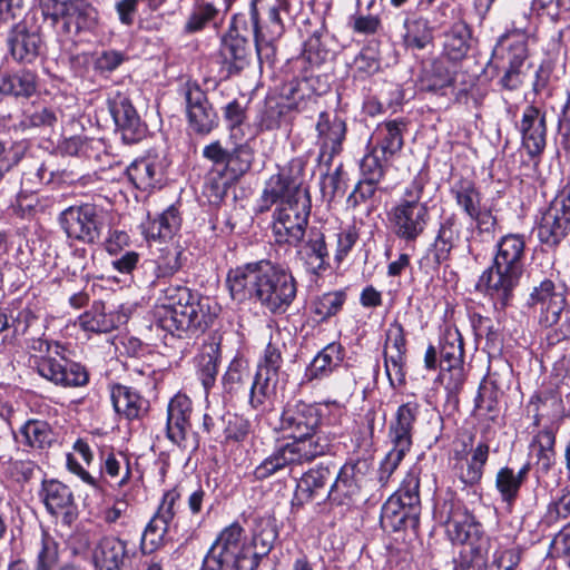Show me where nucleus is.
Masks as SVG:
<instances>
[{"instance_id":"603ef678","label":"nucleus","mask_w":570,"mask_h":570,"mask_svg":"<svg viewBox=\"0 0 570 570\" xmlns=\"http://www.w3.org/2000/svg\"><path fill=\"white\" fill-rule=\"evenodd\" d=\"M440 365L449 371L456 370L463 362V340L458 331L448 332L441 343Z\"/></svg>"},{"instance_id":"0e129e2a","label":"nucleus","mask_w":570,"mask_h":570,"mask_svg":"<svg viewBox=\"0 0 570 570\" xmlns=\"http://www.w3.org/2000/svg\"><path fill=\"white\" fill-rule=\"evenodd\" d=\"M387 160L382 158V154L373 148L372 151L362 159L361 170L363 178L372 183H380L385 173L384 163Z\"/></svg>"},{"instance_id":"f03ea898","label":"nucleus","mask_w":570,"mask_h":570,"mask_svg":"<svg viewBox=\"0 0 570 570\" xmlns=\"http://www.w3.org/2000/svg\"><path fill=\"white\" fill-rule=\"evenodd\" d=\"M226 282L234 301H255L272 314L285 313L297 294L291 269L268 259L230 269Z\"/></svg>"},{"instance_id":"9b49d317","label":"nucleus","mask_w":570,"mask_h":570,"mask_svg":"<svg viewBox=\"0 0 570 570\" xmlns=\"http://www.w3.org/2000/svg\"><path fill=\"white\" fill-rule=\"evenodd\" d=\"M368 471L370 464L366 460L347 461L327 491L328 500L340 505L358 501Z\"/></svg>"},{"instance_id":"4c0bfd02","label":"nucleus","mask_w":570,"mask_h":570,"mask_svg":"<svg viewBox=\"0 0 570 570\" xmlns=\"http://www.w3.org/2000/svg\"><path fill=\"white\" fill-rule=\"evenodd\" d=\"M110 399L116 413L129 421L139 419L147 410V402L144 397L136 390L126 385H112Z\"/></svg>"},{"instance_id":"ddd939ff","label":"nucleus","mask_w":570,"mask_h":570,"mask_svg":"<svg viewBox=\"0 0 570 570\" xmlns=\"http://www.w3.org/2000/svg\"><path fill=\"white\" fill-rule=\"evenodd\" d=\"M210 550L233 563L236 570H256L255 557H250V546L238 523L226 527L212 544Z\"/></svg>"},{"instance_id":"3c124183","label":"nucleus","mask_w":570,"mask_h":570,"mask_svg":"<svg viewBox=\"0 0 570 570\" xmlns=\"http://www.w3.org/2000/svg\"><path fill=\"white\" fill-rule=\"evenodd\" d=\"M405 33L403 36L404 45L407 48L423 50L433 40V31L430 23L424 18L406 19L404 22Z\"/></svg>"},{"instance_id":"8fccbe9b","label":"nucleus","mask_w":570,"mask_h":570,"mask_svg":"<svg viewBox=\"0 0 570 570\" xmlns=\"http://www.w3.org/2000/svg\"><path fill=\"white\" fill-rule=\"evenodd\" d=\"M277 538V532L271 520H262L257 523L250 546V557H255L256 568L259 566L262 558L266 557L273 548Z\"/></svg>"},{"instance_id":"5fc2aeb1","label":"nucleus","mask_w":570,"mask_h":570,"mask_svg":"<svg viewBox=\"0 0 570 570\" xmlns=\"http://www.w3.org/2000/svg\"><path fill=\"white\" fill-rule=\"evenodd\" d=\"M169 524L157 517H153L147 524L140 541V550L144 554H150L164 544Z\"/></svg>"},{"instance_id":"f3484780","label":"nucleus","mask_w":570,"mask_h":570,"mask_svg":"<svg viewBox=\"0 0 570 570\" xmlns=\"http://www.w3.org/2000/svg\"><path fill=\"white\" fill-rule=\"evenodd\" d=\"M240 20V16H234L229 30L222 38L219 58L226 77L239 73L249 63V43L247 38L239 33Z\"/></svg>"},{"instance_id":"ea45409f","label":"nucleus","mask_w":570,"mask_h":570,"mask_svg":"<svg viewBox=\"0 0 570 570\" xmlns=\"http://www.w3.org/2000/svg\"><path fill=\"white\" fill-rule=\"evenodd\" d=\"M530 470V462L524 463L517 472L510 466L499 469L495 475V489L504 503L512 505L517 501Z\"/></svg>"},{"instance_id":"69168bd1","label":"nucleus","mask_w":570,"mask_h":570,"mask_svg":"<svg viewBox=\"0 0 570 570\" xmlns=\"http://www.w3.org/2000/svg\"><path fill=\"white\" fill-rule=\"evenodd\" d=\"M159 266L154 259H145L138 264L136 272L132 274V279L140 287H153L156 285L160 276Z\"/></svg>"},{"instance_id":"5701e85b","label":"nucleus","mask_w":570,"mask_h":570,"mask_svg":"<svg viewBox=\"0 0 570 570\" xmlns=\"http://www.w3.org/2000/svg\"><path fill=\"white\" fill-rule=\"evenodd\" d=\"M296 247V257L306 271L321 275L330 268V254L324 234L317 228H309L307 235Z\"/></svg>"},{"instance_id":"4d7b16f0","label":"nucleus","mask_w":570,"mask_h":570,"mask_svg":"<svg viewBox=\"0 0 570 570\" xmlns=\"http://www.w3.org/2000/svg\"><path fill=\"white\" fill-rule=\"evenodd\" d=\"M33 19L28 14L24 0H0V24L12 28Z\"/></svg>"},{"instance_id":"c03bdc74","label":"nucleus","mask_w":570,"mask_h":570,"mask_svg":"<svg viewBox=\"0 0 570 570\" xmlns=\"http://www.w3.org/2000/svg\"><path fill=\"white\" fill-rule=\"evenodd\" d=\"M118 318L112 312H107L104 302L97 301L79 317V325L86 332L109 333L116 328Z\"/></svg>"},{"instance_id":"37998d69","label":"nucleus","mask_w":570,"mask_h":570,"mask_svg":"<svg viewBox=\"0 0 570 570\" xmlns=\"http://www.w3.org/2000/svg\"><path fill=\"white\" fill-rule=\"evenodd\" d=\"M18 443L31 449L42 450L51 445L55 440L50 424L43 420L31 419L24 422L18 432Z\"/></svg>"},{"instance_id":"aec40b11","label":"nucleus","mask_w":570,"mask_h":570,"mask_svg":"<svg viewBox=\"0 0 570 570\" xmlns=\"http://www.w3.org/2000/svg\"><path fill=\"white\" fill-rule=\"evenodd\" d=\"M331 479V469L322 464L306 471L296 484L292 509H299L314 500H317L318 504L328 500L326 485Z\"/></svg>"},{"instance_id":"20e7f679","label":"nucleus","mask_w":570,"mask_h":570,"mask_svg":"<svg viewBox=\"0 0 570 570\" xmlns=\"http://www.w3.org/2000/svg\"><path fill=\"white\" fill-rule=\"evenodd\" d=\"M163 299L164 303L156 312L157 325L173 336L190 337L213 322L209 299L185 286L169 285L164 289Z\"/></svg>"},{"instance_id":"393cba45","label":"nucleus","mask_w":570,"mask_h":570,"mask_svg":"<svg viewBox=\"0 0 570 570\" xmlns=\"http://www.w3.org/2000/svg\"><path fill=\"white\" fill-rule=\"evenodd\" d=\"M522 145L531 157L543 153L547 144L546 112L538 107L527 106L520 122Z\"/></svg>"},{"instance_id":"79ce46f5","label":"nucleus","mask_w":570,"mask_h":570,"mask_svg":"<svg viewBox=\"0 0 570 570\" xmlns=\"http://www.w3.org/2000/svg\"><path fill=\"white\" fill-rule=\"evenodd\" d=\"M344 350L340 343H330L312 360L306 368L308 381L321 380L333 373L343 362Z\"/></svg>"},{"instance_id":"72a5a7b5","label":"nucleus","mask_w":570,"mask_h":570,"mask_svg":"<svg viewBox=\"0 0 570 570\" xmlns=\"http://www.w3.org/2000/svg\"><path fill=\"white\" fill-rule=\"evenodd\" d=\"M527 57V37L521 32L501 36L492 53L495 67H504L505 63L522 67Z\"/></svg>"},{"instance_id":"49530a36","label":"nucleus","mask_w":570,"mask_h":570,"mask_svg":"<svg viewBox=\"0 0 570 570\" xmlns=\"http://www.w3.org/2000/svg\"><path fill=\"white\" fill-rule=\"evenodd\" d=\"M127 176L136 188L148 190L160 181L161 168L155 160L141 158L128 166Z\"/></svg>"},{"instance_id":"bb28decb","label":"nucleus","mask_w":570,"mask_h":570,"mask_svg":"<svg viewBox=\"0 0 570 570\" xmlns=\"http://www.w3.org/2000/svg\"><path fill=\"white\" fill-rule=\"evenodd\" d=\"M570 234V212L550 203L538 225V237L542 244L558 246Z\"/></svg>"},{"instance_id":"a878e982","label":"nucleus","mask_w":570,"mask_h":570,"mask_svg":"<svg viewBox=\"0 0 570 570\" xmlns=\"http://www.w3.org/2000/svg\"><path fill=\"white\" fill-rule=\"evenodd\" d=\"M417 413L419 405L416 403L407 402L399 406L389 424V439L392 448L406 453L411 450Z\"/></svg>"},{"instance_id":"39448f33","label":"nucleus","mask_w":570,"mask_h":570,"mask_svg":"<svg viewBox=\"0 0 570 570\" xmlns=\"http://www.w3.org/2000/svg\"><path fill=\"white\" fill-rule=\"evenodd\" d=\"M425 185L423 176L414 177L387 214L393 234L406 243L416 242L424 234L431 218L428 203L423 202Z\"/></svg>"},{"instance_id":"09e8293b","label":"nucleus","mask_w":570,"mask_h":570,"mask_svg":"<svg viewBox=\"0 0 570 570\" xmlns=\"http://www.w3.org/2000/svg\"><path fill=\"white\" fill-rule=\"evenodd\" d=\"M13 118L10 114L0 115V136L9 134L13 130ZM24 153V147L11 146L8 148L6 142L0 139V181L13 167L21 160Z\"/></svg>"},{"instance_id":"c756f323","label":"nucleus","mask_w":570,"mask_h":570,"mask_svg":"<svg viewBox=\"0 0 570 570\" xmlns=\"http://www.w3.org/2000/svg\"><path fill=\"white\" fill-rule=\"evenodd\" d=\"M127 557V541L114 535L102 537L92 552L95 566L99 570H122Z\"/></svg>"},{"instance_id":"680f3d73","label":"nucleus","mask_w":570,"mask_h":570,"mask_svg":"<svg viewBox=\"0 0 570 570\" xmlns=\"http://www.w3.org/2000/svg\"><path fill=\"white\" fill-rule=\"evenodd\" d=\"M159 252V256L154 262L159 266L160 276L170 277L183 267V252L178 246H165Z\"/></svg>"},{"instance_id":"9d476101","label":"nucleus","mask_w":570,"mask_h":570,"mask_svg":"<svg viewBox=\"0 0 570 570\" xmlns=\"http://www.w3.org/2000/svg\"><path fill=\"white\" fill-rule=\"evenodd\" d=\"M305 163L302 158H294L288 163L287 170L269 178L262 195L261 212L268 210L279 199H298L299 191L309 197L304 184Z\"/></svg>"},{"instance_id":"13d9d810","label":"nucleus","mask_w":570,"mask_h":570,"mask_svg":"<svg viewBox=\"0 0 570 570\" xmlns=\"http://www.w3.org/2000/svg\"><path fill=\"white\" fill-rule=\"evenodd\" d=\"M58 562L59 543L48 533H43L32 570H53Z\"/></svg>"},{"instance_id":"f704fd0d","label":"nucleus","mask_w":570,"mask_h":570,"mask_svg":"<svg viewBox=\"0 0 570 570\" xmlns=\"http://www.w3.org/2000/svg\"><path fill=\"white\" fill-rule=\"evenodd\" d=\"M489 452V444L487 442H480L475 448L470 450L468 456L456 458V475L462 483L468 487H473L481 481Z\"/></svg>"},{"instance_id":"a19ab883","label":"nucleus","mask_w":570,"mask_h":570,"mask_svg":"<svg viewBox=\"0 0 570 570\" xmlns=\"http://www.w3.org/2000/svg\"><path fill=\"white\" fill-rule=\"evenodd\" d=\"M472 46V30L464 21L455 22L444 33L443 55L453 62L463 60Z\"/></svg>"},{"instance_id":"c85d7f7f","label":"nucleus","mask_w":570,"mask_h":570,"mask_svg":"<svg viewBox=\"0 0 570 570\" xmlns=\"http://www.w3.org/2000/svg\"><path fill=\"white\" fill-rule=\"evenodd\" d=\"M193 413L191 400L185 394H176L167 407V435L176 444L181 445L190 430Z\"/></svg>"},{"instance_id":"052dcab7","label":"nucleus","mask_w":570,"mask_h":570,"mask_svg":"<svg viewBox=\"0 0 570 570\" xmlns=\"http://www.w3.org/2000/svg\"><path fill=\"white\" fill-rule=\"evenodd\" d=\"M345 301L346 294L343 291L325 293L314 302V313L321 320H327L342 309Z\"/></svg>"},{"instance_id":"dca6fc26","label":"nucleus","mask_w":570,"mask_h":570,"mask_svg":"<svg viewBox=\"0 0 570 570\" xmlns=\"http://www.w3.org/2000/svg\"><path fill=\"white\" fill-rule=\"evenodd\" d=\"M531 306H540V323L546 327L558 324L567 306V296L563 286L557 285L553 279L546 277L533 285L529 296Z\"/></svg>"},{"instance_id":"473e14b6","label":"nucleus","mask_w":570,"mask_h":570,"mask_svg":"<svg viewBox=\"0 0 570 570\" xmlns=\"http://www.w3.org/2000/svg\"><path fill=\"white\" fill-rule=\"evenodd\" d=\"M421 511H414L404 504H396L395 500H387L381 510L380 523L384 531L397 532L412 529L416 531L420 523Z\"/></svg>"},{"instance_id":"4468645a","label":"nucleus","mask_w":570,"mask_h":570,"mask_svg":"<svg viewBox=\"0 0 570 570\" xmlns=\"http://www.w3.org/2000/svg\"><path fill=\"white\" fill-rule=\"evenodd\" d=\"M35 367L41 377L63 387L83 386L89 380L85 366L63 356L39 357L35 361Z\"/></svg>"},{"instance_id":"7c9ffc66","label":"nucleus","mask_w":570,"mask_h":570,"mask_svg":"<svg viewBox=\"0 0 570 570\" xmlns=\"http://www.w3.org/2000/svg\"><path fill=\"white\" fill-rule=\"evenodd\" d=\"M406 129L404 120H390L377 125L372 139L374 141V149L382 154V158L390 160L399 154L404 145L403 132Z\"/></svg>"},{"instance_id":"6e6d98bb","label":"nucleus","mask_w":570,"mask_h":570,"mask_svg":"<svg viewBox=\"0 0 570 570\" xmlns=\"http://www.w3.org/2000/svg\"><path fill=\"white\" fill-rule=\"evenodd\" d=\"M250 374L245 361L234 358L223 376L225 392L233 394L240 391L249 382Z\"/></svg>"},{"instance_id":"0eeeda50","label":"nucleus","mask_w":570,"mask_h":570,"mask_svg":"<svg viewBox=\"0 0 570 570\" xmlns=\"http://www.w3.org/2000/svg\"><path fill=\"white\" fill-rule=\"evenodd\" d=\"M274 214L273 234L278 245L298 246L307 235L311 198L298 194V199H279Z\"/></svg>"},{"instance_id":"338daca9","label":"nucleus","mask_w":570,"mask_h":570,"mask_svg":"<svg viewBox=\"0 0 570 570\" xmlns=\"http://www.w3.org/2000/svg\"><path fill=\"white\" fill-rule=\"evenodd\" d=\"M404 364L405 356H400V354L389 355L387 352L384 351L385 372L391 386L395 387L405 383Z\"/></svg>"},{"instance_id":"423d86ee","label":"nucleus","mask_w":570,"mask_h":570,"mask_svg":"<svg viewBox=\"0 0 570 570\" xmlns=\"http://www.w3.org/2000/svg\"><path fill=\"white\" fill-rule=\"evenodd\" d=\"M108 212L96 204L70 206L59 215V224L69 238L85 244L100 242L108 226Z\"/></svg>"},{"instance_id":"6ab92c4d","label":"nucleus","mask_w":570,"mask_h":570,"mask_svg":"<svg viewBox=\"0 0 570 570\" xmlns=\"http://www.w3.org/2000/svg\"><path fill=\"white\" fill-rule=\"evenodd\" d=\"M462 222L456 214H451L444 217L439 226V230L431 245L429 255L421 259V265H426L436 271L441 264L445 263L451 257L452 249L458 245L461 239Z\"/></svg>"},{"instance_id":"864d4df0","label":"nucleus","mask_w":570,"mask_h":570,"mask_svg":"<svg viewBox=\"0 0 570 570\" xmlns=\"http://www.w3.org/2000/svg\"><path fill=\"white\" fill-rule=\"evenodd\" d=\"M387 500H395L396 504H404L421 511L420 479L414 471H410L403 479L400 488Z\"/></svg>"},{"instance_id":"7ed1b4c3","label":"nucleus","mask_w":570,"mask_h":570,"mask_svg":"<svg viewBox=\"0 0 570 570\" xmlns=\"http://www.w3.org/2000/svg\"><path fill=\"white\" fill-rule=\"evenodd\" d=\"M525 240L520 234H508L495 245L492 264L482 273L480 285L494 301L495 306L505 308L513 299L524 273Z\"/></svg>"},{"instance_id":"c9c22d12","label":"nucleus","mask_w":570,"mask_h":570,"mask_svg":"<svg viewBox=\"0 0 570 570\" xmlns=\"http://www.w3.org/2000/svg\"><path fill=\"white\" fill-rule=\"evenodd\" d=\"M98 10L87 0H73L62 18V29L66 33L79 35L92 31L98 26Z\"/></svg>"},{"instance_id":"412c9836","label":"nucleus","mask_w":570,"mask_h":570,"mask_svg":"<svg viewBox=\"0 0 570 570\" xmlns=\"http://www.w3.org/2000/svg\"><path fill=\"white\" fill-rule=\"evenodd\" d=\"M189 127L198 135H207L217 126V115L206 94L197 85L187 86L185 91Z\"/></svg>"},{"instance_id":"6e6552de","label":"nucleus","mask_w":570,"mask_h":570,"mask_svg":"<svg viewBox=\"0 0 570 570\" xmlns=\"http://www.w3.org/2000/svg\"><path fill=\"white\" fill-rule=\"evenodd\" d=\"M456 205L474 223V229L481 240H489L494 237L498 220L490 208L481 206L482 196L474 181L460 179L451 188Z\"/></svg>"},{"instance_id":"e433bc0d","label":"nucleus","mask_w":570,"mask_h":570,"mask_svg":"<svg viewBox=\"0 0 570 570\" xmlns=\"http://www.w3.org/2000/svg\"><path fill=\"white\" fill-rule=\"evenodd\" d=\"M220 362V344L214 338L204 342L195 357L196 374L206 393L214 386Z\"/></svg>"},{"instance_id":"2f4dec72","label":"nucleus","mask_w":570,"mask_h":570,"mask_svg":"<svg viewBox=\"0 0 570 570\" xmlns=\"http://www.w3.org/2000/svg\"><path fill=\"white\" fill-rule=\"evenodd\" d=\"M421 511H414L404 504H396L395 500H387L381 510L380 523L384 531L397 532L412 529L416 531L420 523Z\"/></svg>"},{"instance_id":"a211bd4d","label":"nucleus","mask_w":570,"mask_h":570,"mask_svg":"<svg viewBox=\"0 0 570 570\" xmlns=\"http://www.w3.org/2000/svg\"><path fill=\"white\" fill-rule=\"evenodd\" d=\"M443 511L446 513V532L452 542L474 544L481 539V523L461 502H445Z\"/></svg>"},{"instance_id":"f8f14e48","label":"nucleus","mask_w":570,"mask_h":570,"mask_svg":"<svg viewBox=\"0 0 570 570\" xmlns=\"http://www.w3.org/2000/svg\"><path fill=\"white\" fill-rule=\"evenodd\" d=\"M259 0H252L249 4V19L254 33L255 49L258 60L263 62L273 61L276 55L275 42L281 38L284 26L281 19L279 9L272 7L268 11V22L266 26L259 23V12L257 3Z\"/></svg>"},{"instance_id":"4be33fe9","label":"nucleus","mask_w":570,"mask_h":570,"mask_svg":"<svg viewBox=\"0 0 570 570\" xmlns=\"http://www.w3.org/2000/svg\"><path fill=\"white\" fill-rule=\"evenodd\" d=\"M40 494L48 512L61 517L65 524L70 525L77 519V504L69 487L57 480L43 481Z\"/></svg>"},{"instance_id":"774afa93","label":"nucleus","mask_w":570,"mask_h":570,"mask_svg":"<svg viewBox=\"0 0 570 570\" xmlns=\"http://www.w3.org/2000/svg\"><path fill=\"white\" fill-rule=\"evenodd\" d=\"M72 2L73 0H40V9L45 19H49L56 26L66 16Z\"/></svg>"},{"instance_id":"a18cd8bd","label":"nucleus","mask_w":570,"mask_h":570,"mask_svg":"<svg viewBox=\"0 0 570 570\" xmlns=\"http://www.w3.org/2000/svg\"><path fill=\"white\" fill-rule=\"evenodd\" d=\"M38 87L37 76L29 70L0 76V94L13 97H31Z\"/></svg>"},{"instance_id":"58836bf2","label":"nucleus","mask_w":570,"mask_h":570,"mask_svg":"<svg viewBox=\"0 0 570 570\" xmlns=\"http://www.w3.org/2000/svg\"><path fill=\"white\" fill-rule=\"evenodd\" d=\"M225 17V12L214 2L202 0L196 2L184 24L187 35L203 31L206 28H218Z\"/></svg>"},{"instance_id":"cd10ccee","label":"nucleus","mask_w":570,"mask_h":570,"mask_svg":"<svg viewBox=\"0 0 570 570\" xmlns=\"http://www.w3.org/2000/svg\"><path fill=\"white\" fill-rule=\"evenodd\" d=\"M316 130L317 144L321 148L320 157L331 160L342 149L346 132L345 122L337 116L331 117L327 112H321Z\"/></svg>"},{"instance_id":"b1692460","label":"nucleus","mask_w":570,"mask_h":570,"mask_svg":"<svg viewBox=\"0 0 570 570\" xmlns=\"http://www.w3.org/2000/svg\"><path fill=\"white\" fill-rule=\"evenodd\" d=\"M29 22L10 28L8 46L16 61L30 63L37 59L41 47L39 28Z\"/></svg>"},{"instance_id":"bf43d9fd","label":"nucleus","mask_w":570,"mask_h":570,"mask_svg":"<svg viewBox=\"0 0 570 570\" xmlns=\"http://www.w3.org/2000/svg\"><path fill=\"white\" fill-rule=\"evenodd\" d=\"M253 160V149L246 144H240L229 151L226 168L233 177L237 178L250 169Z\"/></svg>"},{"instance_id":"f257e3e1","label":"nucleus","mask_w":570,"mask_h":570,"mask_svg":"<svg viewBox=\"0 0 570 570\" xmlns=\"http://www.w3.org/2000/svg\"><path fill=\"white\" fill-rule=\"evenodd\" d=\"M279 430L293 441L275 449L255 468L257 480H265L289 465L309 463L331 453L334 446V435L323 430L321 409L303 401L286 404L281 414Z\"/></svg>"},{"instance_id":"2eb2a0df","label":"nucleus","mask_w":570,"mask_h":570,"mask_svg":"<svg viewBox=\"0 0 570 570\" xmlns=\"http://www.w3.org/2000/svg\"><path fill=\"white\" fill-rule=\"evenodd\" d=\"M107 105L117 128L121 131L124 141L134 144L145 136L146 127L127 92L120 90L109 92Z\"/></svg>"},{"instance_id":"e2e57ef3","label":"nucleus","mask_w":570,"mask_h":570,"mask_svg":"<svg viewBox=\"0 0 570 570\" xmlns=\"http://www.w3.org/2000/svg\"><path fill=\"white\" fill-rule=\"evenodd\" d=\"M308 90L305 80H292L282 88V97L286 100L288 109L302 110L308 102L305 100Z\"/></svg>"},{"instance_id":"de8ad7c7","label":"nucleus","mask_w":570,"mask_h":570,"mask_svg":"<svg viewBox=\"0 0 570 570\" xmlns=\"http://www.w3.org/2000/svg\"><path fill=\"white\" fill-rule=\"evenodd\" d=\"M58 121L53 109L45 106H28L23 109L20 120L13 125V131L26 132L37 128H52Z\"/></svg>"},{"instance_id":"1a4fd4ad","label":"nucleus","mask_w":570,"mask_h":570,"mask_svg":"<svg viewBox=\"0 0 570 570\" xmlns=\"http://www.w3.org/2000/svg\"><path fill=\"white\" fill-rule=\"evenodd\" d=\"M282 364V347L277 343L269 342L250 385L249 404L253 409L264 407L266 402L275 395Z\"/></svg>"}]
</instances>
